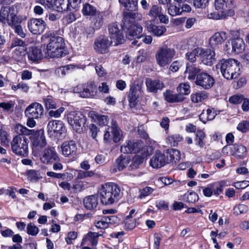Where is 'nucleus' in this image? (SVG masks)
Returning a JSON list of instances; mask_svg holds the SVG:
<instances>
[{"instance_id":"obj_55","label":"nucleus","mask_w":249,"mask_h":249,"mask_svg":"<svg viewBox=\"0 0 249 249\" xmlns=\"http://www.w3.org/2000/svg\"><path fill=\"white\" fill-rule=\"evenodd\" d=\"M89 129V134L92 138L97 141L96 138L98 133L99 132V128L93 124H91L88 126Z\"/></svg>"},{"instance_id":"obj_41","label":"nucleus","mask_w":249,"mask_h":249,"mask_svg":"<svg viewBox=\"0 0 249 249\" xmlns=\"http://www.w3.org/2000/svg\"><path fill=\"white\" fill-rule=\"evenodd\" d=\"M26 19V18H23L22 17L20 18L18 21V22H16L14 26H11L10 27L14 29L15 33L22 38H24L26 36V33L23 31V29L20 23L23 19Z\"/></svg>"},{"instance_id":"obj_21","label":"nucleus","mask_w":249,"mask_h":249,"mask_svg":"<svg viewBox=\"0 0 249 249\" xmlns=\"http://www.w3.org/2000/svg\"><path fill=\"white\" fill-rule=\"evenodd\" d=\"M164 153L157 150L150 160V165L154 168H159L168 163Z\"/></svg>"},{"instance_id":"obj_1","label":"nucleus","mask_w":249,"mask_h":249,"mask_svg":"<svg viewBox=\"0 0 249 249\" xmlns=\"http://www.w3.org/2000/svg\"><path fill=\"white\" fill-rule=\"evenodd\" d=\"M126 11L123 12V26L122 28L124 29L126 28L128 30L127 36L129 38H132L134 35L142 33V27L135 23L136 15L138 13L136 12L138 10V2L137 0H133L129 4L124 6Z\"/></svg>"},{"instance_id":"obj_62","label":"nucleus","mask_w":249,"mask_h":249,"mask_svg":"<svg viewBox=\"0 0 249 249\" xmlns=\"http://www.w3.org/2000/svg\"><path fill=\"white\" fill-rule=\"evenodd\" d=\"M29 87L28 85L23 82H19L17 85H13L12 89L14 90H17L18 89H21L23 91L27 92L29 90Z\"/></svg>"},{"instance_id":"obj_58","label":"nucleus","mask_w":249,"mask_h":249,"mask_svg":"<svg viewBox=\"0 0 249 249\" xmlns=\"http://www.w3.org/2000/svg\"><path fill=\"white\" fill-rule=\"evenodd\" d=\"M244 96L242 94H236L231 96L229 99L230 103L234 105H238L242 102Z\"/></svg>"},{"instance_id":"obj_2","label":"nucleus","mask_w":249,"mask_h":249,"mask_svg":"<svg viewBox=\"0 0 249 249\" xmlns=\"http://www.w3.org/2000/svg\"><path fill=\"white\" fill-rule=\"evenodd\" d=\"M185 72L188 74V79L196 85L202 87L204 89L211 88L214 83L213 78L208 73L203 72L195 64L187 65Z\"/></svg>"},{"instance_id":"obj_39","label":"nucleus","mask_w":249,"mask_h":249,"mask_svg":"<svg viewBox=\"0 0 249 249\" xmlns=\"http://www.w3.org/2000/svg\"><path fill=\"white\" fill-rule=\"evenodd\" d=\"M144 160V157L143 156L135 155L131 159V163L129 167L131 170H136L143 163Z\"/></svg>"},{"instance_id":"obj_47","label":"nucleus","mask_w":249,"mask_h":249,"mask_svg":"<svg viewBox=\"0 0 249 249\" xmlns=\"http://www.w3.org/2000/svg\"><path fill=\"white\" fill-rule=\"evenodd\" d=\"M162 8L157 5H153L150 8L148 15L154 19H156L161 13Z\"/></svg>"},{"instance_id":"obj_40","label":"nucleus","mask_w":249,"mask_h":249,"mask_svg":"<svg viewBox=\"0 0 249 249\" xmlns=\"http://www.w3.org/2000/svg\"><path fill=\"white\" fill-rule=\"evenodd\" d=\"M74 68V65H67L62 67H59L55 70L54 74L58 77H63L69 72V71L70 70H72Z\"/></svg>"},{"instance_id":"obj_27","label":"nucleus","mask_w":249,"mask_h":249,"mask_svg":"<svg viewBox=\"0 0 249 249\" xmlns=\"http://www.w3.org/2000/svg\"><path fill=\"white\" fill-rule=\"evenodd\" d=\"M231 154L237 158L242 159L246 156L247 148L242 144L234 143L231 147Z\"/></svg>"},{"instance_id":"obj_64","label":"nucleus","mask_w":249,"mask_h":249,"mask_svg":"<svg viewBox=\"0 0 249 249\" xmlns=\"http://www.w3.org/2000/svg\"><path fill=\"white\" fill-rule=\"evenodd\" d=\"M180 8L179 5L178 6L171 5L168 8V13L172 17L178 15H180L181 12L180 11Z\"/></svg>"},{"instance_id":"obj_14","label":"nucleus","mask_w":249,"mask_h":249,"mask_svg":"<svg viewBox=\"0 0 249 249\" xmlns=\"http://www.w3.org/2000/svg\"><path fill=\"white\" fill-rule=\"evenodd\" d=\"M112 43V41L109 40L107 36L100 35L94 41L93 44L94 50L99 54L106 53L109 51L108 48Z\"/></svg>"},{"instance_id":"obj_22","label":"nucleus","mask_w":249,"mask_h":249,"mask_svg":"<svg viewBox=\"0 0 249 249\" xmlns=\"http://www.w3.org/2000/svg\"><path fill=\"white\" fill-rule=\"evenodd\" d=\"M41 160L44 163H53L59 161L60 159L56 153L54 147L46 148L43 151Z\"/></svg>"},{"instance_id":"obj_51","label":"nucleus","mask_w":249,"mask_h":249,"mask_svg":"<svg viewBox=\"0 0 249 249\" xmlns=\"http://www.w3.org/2000/svg\"><path fill=\"white\" fill-rule=\"evenodd\" d=\"M0 139L1 140V144L3 145H8L9 141L8 140L7 133L3 129L2 124L0 122Z\"/></svg>"},{"instance_id":"obj_28","label":"nucleus","mask_w":249,"mask_h":249,"mask_svg":"<svg viewBox=\"0 0 249 249\" xmlns=\"http://www.w3.org/2000/svg\"><path fill=\"white\" fill-rule=\"evenodd\" d=\"M99 197L98 193L96 195L89 196L83 199V203L85 208L88 210H93L98 205V199Z\"/></svg>"},{"instance_id":"obj_15","label":"nucleus","mask_w":249,"mask_h":249,"mask_svg":"<svg viewBox=\"0 0 249 249\" xmlns=\"http://www.w3.org/2000/svg\"><path fill=\"white\" fill-rule=\"evenodd\" d=\"M245 49V43L242 38L237 37L231 39V42H226L225 50L228 53L238 54L242 53Z\"/></svg>"},{"instance_id":"obj_50","label":"nucleus","mask_w":249,"mask_h":249,"mask_svg":"<svg viewBox=\"0 0 249 249\" xmlns=\"http://www.w3.org/2000/svg\"><path fill=\"white\" fill-rule=\"evenodd\" d=\"M17 132L19 134L18 135H31L35 131L34 130L28 129L26 127L21 124H18L17 126Z\"/></svg>"},{"instance_id":"obj_11","label":"nucleus","mask_w":249,"mask_h":249,"mask_svg":"<svg viewBox=\"0 0 249 249\" xmlns=\"http://www.w3.org/2000/svg\"><path fill=\"white\" fill-rule=\"evenodd\" d=\"M31 141L33 152L35 155H38L43 148L47 145V142L42 129L34 131L30 136Z\"/></svg>"},{"instance_id":"obj_60","label":"nucleus","mask_w":249,"mask_h":249,"mask_svg":"<svg viewBox=\"0 0 249 249\" xmlns=\"http://www.w3.org/2000/svg\"><path fill=\"white\" fill-rule=\"evenodd\" d=\"M27 45L25 41L18 37H14L11 41L10 48L12 49L17 46L23 47V45Z\"/></svg>"},{"instance_id":"obj_30","label":"nucleus","mask_w":249,"mask_h":249,"mask_svg":"<svg viewBox=\"0 0 249 249\" xmlns=\"http://www.w3.org/2000/svg\"><path fill=\"white\" fill-rule=\"evenodd\" d=\"M163 96L165 100L170 103L181 102L185 99L183 96L179 93L173 94V92L170 90H167L163 92Z\"/></svg>"},{"instance_id":"obj_24","label":"nucleus","mask_w":249,"mask_h":249,"mask_svg":"<svg viewBox=\"0 0 249 249\" xmlns=\"http://www.w3.org/2000/svg\"><path fill=\"white\" fill-rule=\"evenodd\" d=\"M62 154L66 157L74 155L76 153L77 146L73 141L64 142L61 145Z\"/></svg>"},{"instance_id":"obj_7","label":"nucleus","mask_w":249,"mask_h":249,"mask_svg":"<svg viewBox=\"0 0 249 249\" xmlns=\"http://www.w3.org/2000/svg\"><path fill=\"white\" fill-rule=\"evenodd\" d=\"M67 119L68 123L78 133L82 132L83 128L86 129L88 126L87 118L81 112L71 111L68 114Z\"/></svg>"},{"instance_id":"obj_49","label":"nucleus","mask_w":249,"mask_h":249,"mask_svg":"<svg viewBox=\"0 0 249 249\" xmlns=\"http://www.w3.org/2000/svg\"><path fill=\"white\" fill-rule=\"evenodd\" d=\"M196 144L201 147H203L205 144L203 142V140L205 137L204 132L201 130H198L196 134Z\"/></svg>"},{"instance_id":"obj_25","label":"nucleus","mask_w":249,"mask_h":249,"mask_svg":"<svg viewBox=\"0 0 249 249\" xmlns=\"http://www.w3.org/2000/svg\"><path fill=\"white\" fill-rule=\"evenodd\" d=\"M228 37L227 34L223 31L214 33L209 39L211 47H214L223 43Z\"/></svg>"},{"instance_id":"obj_29","label":"nucleus","mask_w":249,"mask_h":249,"mask_svg":"<svg viewBox=\"0 0 249 249\" xmlns=\"http://www.w3.org/2000/svg\"><path fill=\"white\" fill-rule=\"evenodd\" d=\"M147 28L148 32L157 36H162L166 31L165 26L156 25L151 22H150V23H147Z\"/></svg>"},{"instance_id":"obj_13","label":"nucleus","mask_w":249,"mask_h":249,"mask_svg":"<svg viewBox=\"0 0 249 249\" xmlns=\"http://www.w3.org/2000/svg\"><path fill=\"white\" fill-rule=\"evenodd\" d=\"M73 90L83 98H95L97 92V87L93 82L78 85Z\"/></svg>"},{"instance_id":"obj_33","label":"nucleus","mask_w":249,"mask_h":249,"mask_svg":"<svg viewBox=\"0 0 249 249\" xmlns=\"http://www.w3.org/2000/svg\"><path fill=\"white\" fill-rule=\"evenodd\" d=\"M110 129L113 142L117 143L119 142L122 139V132L121 129L118 126L116 121L113 120L112 121Z\"/></svg>"},{"instance_id":"obj_36","label":"nucleus","mask_w":249,"mask_h":249,"mask_svg":"<svg viewBox=\"0 0 249 249\" xmlns=\"http://www.w3.org/2000/svg\"><path fill=\"white\" fill-rule=\"evenodd\" d=\"M69 0H55L54 9L59 12L69 11Z\"/></svg>"},{"instance_id":"obj_8","label":"nucleus","mask_w":249,"mask_h":249,"mask_svg":"<svg viewBox=\"0 0 249 249\" xmlns=\"http://www.w3.org/2000/svg\"><path fill=\"white\" fill-rule=\"evenodd\" d=\"M123 23L119 25L117 22L110 24L108 26V30L110 37L111 39H114L115 42V45H118L119 44H123L125 41V37L124 35V32L126 33L125 37L129 40H133L134 36H132V38H129L127 36L128 34V30L126 28L123 29L122 28Z\"/></svg>"},{"instance_id":"obj_17","label":"nucleus","mask_w":249,"mask_h":249,"mask_svg":"<svg viewBox=\"0 0 249 249\" xmlns=\"http://www.w3.org/2000/svg\"><path fill=\"white\" fill-rule=\"evenodd\" d=\"M143 146V142L140 140L128 141L122 145L121 151L124 154L136 153L139 152Z\"/></svg>"},{"instance_id":"obj_4","label":"nucleus","mask_w":249,"mask_h":249,"mask_svg":"<svg viewBox=\"0 0 249 249\" xmlns=\"http://www.w3.org/2000/svg\"><path fill=\"white\" fill-rule=\"evenodd\" d=\"M44 37L47 39L45 54L51 58H59L65 56L67 52L65 50V44L63 38L61 36L46 33Z\"/></svg>"},{"instance_id":"obj_63","label":"nucleus","mask_w":249,"mask_h":249,"mask_svg":"<svg viewBox=\"0 0 249 249\" xmlns=\"http://www.w3.org/2000/svg\"><path fill=\"white\" fill-rule=\"evenodd\" d=\"M81 0H69V7L70 8L69 11L73 10L77 11L80 7V4Z\"/></svg>"},{"instance_id":"obj_20","label":"nucleus","mask_w":249,"mask_h":249,"mask_svg":"<svg viewBox=\"0 0 249 249\" xmlns=\"http://www.w3.org/2000/svg\"><path fill=\"white\" fill-rule=\"evenodd\" d=\"M141 94L140 88L137 85H133L130 87L127 94L129 106L130 108H135L138 102V98Z\"/></svg>"},{"instance_id":"obj_56","label":"nucleus","mask_w":249,"mask_h":249,"mask_svg":"<svg viewBox=\"0 0 249 249\" xmlns=\"http://www.w3.org/2000/svg\"><path fill=\"white\" fill-rule=\"evenodd\" d=\"M28 49V48L27 47L24 48V49H20V50H14V55L18 59V60L22 61L24 59L26 55H27Z\"/></svg>"},{"instance_id":"obj_9","label":"nucleus","mask_w":249,"mask_h":249,"mask_svg":"<svg viewBox=\"0 0 249 249\" xmlns=\"http://www.w3.org/2000/svg\"><path fill=\"white\" fill-rule=\"evenodd\" d=\"M28 139L24 135H17L11 142V148L14 153L22 157L28 154Z\"/></svg>"},{"instance_id":"obj_19","label":"nucleus","mask_w":249,"mask_h":249,"mask_svg":"<svg viewBox=\"0 0 249 249\" xmlns=\"http://www.w3.org/2000/svg\"><path fill=\"white\" fill-rule=\"evenodd\" d=\"M44 111L42 106L38 103H33L30 105L25 110L27 117L38 118L43 115Z\"/></svg>"},{"instance_id":"obj_23","label":"nucleus","mask_w":249,"mask_h":249,"mask_svg":"<svg viewBox=\"0 0 249 249\" xmlns=\"http://www.w3.org/2000/svg\"><path fill=\"white\" fill-rule=\"evenodd\" d=\"M27 56L29 60L33 62H37L43 57L41 49L37 46L28 48Z\"/></svg>"},{"instance_id":"obj_42","label":"nucleus","mask_w":249,"mask_h":249,"mask_svg":"<svg viewBox=\"0 0 249 249\" xmlns=\"http://www.w3.org/2000/svg\"><path fill=\"white\" fill-rule=\"evenodd\" d=\"M199 199L198 196L194 191L190 190L188 191L184 195L183 199L188 203H195L198 201Z\"/></svg>"},{"instance_id":"obj_6","label":"nucleus","mask_w":249,"mask_h":249,"mask_svg":"<svg viewBox=\"0 0 249 249\" xmlns=\"http://www.w3.org/2000/svg\"><path fill=\"white\" fill-rule=\"evenodd\" d=\"M21 16L17 15V11L13 6H2L0 10V23L3 26H14Z\"/></svg>"},{"instance_id":"obj_37","label":"nucleus","mask_w":249,"mask_h":249,"mask_svg":"<svg viewBox=\"0 0 249 249\" xmlns=\"http://www.w3.org/2000/svg\"><path fill=\"white\" fill-rule=\"evenodd\" d=\"M130 161L129 156L121 155L116 160L117 168L119 171L124 169Z\"/></svg>"},{"instance_id":"obj_59","label":"nucleus","mask_w":249,"mask_h":249,"mask_svg":"<svg viewBox=\"0 0 249 249\" xmlns=\"http://www.w3.org/2000/svg\"><path fill=\"white\" fill-rule=\"evenodd\" d=\"M26 175L30 181L37 180L39 178L40 174L39 171L34 170H30L27 171Z\"/></svg>"},{"instance_id":"obj_54","label":"nucleus","mask_w":249,"mask_h":249,"mask_svg":"<svg viewBox=\"0 0 249 249\" xmlns=\"http://www.w3.org/2000/svg\"><path fill=\"white\" fill-rule=\"evenodd\" d=\"M237 129L242 133H246L249 131V121L247 120L242 121L238 124Z\"/></svg>"},{"instance_id":"obj_12","label":"nucleus","mask_w":249,"mask_h":249,"mask_svg":"<svg viewBox=\"0 0 249 249\" xmlns=\"http://www.w3.org/2000/svg\"><path fill=\"white\" fill-rule=\"evenodd\" d=\"M175 50L166 46H162L158 51L156 57L157 63L160 67H164L171 63L175 55Z\"/></svg>"},{"instance_id":"obj_35","label":"nucleus","mask_w":249,"mask_h":249,"mask_svg":"<svg viewBox=\"0 0 249 249\" xmlns=\"http://www.w3.org/2000/svg\"><path fill=\"white\" fill-rule=\"evenodd\" d=\"M141 33H140L141 34ZM139 34L137 36H135L133 38L134 40L132 42V45L139 46L142 42H144L146 44H149L152 42V37L150 36H146L141 35L139 36Z\"/></svg>"},{"instance_id":"obj_34","label":"nucleus","mask_w":249,"mask_h":249,"mask_svg":"<svg viewBox=\"0 0 249 249\" xmlns=\"http://www.w3.org/2000/svg\"><path fill=\"white\" fill-rule=\"evenodd\" d=\"M165 156L167 159L168 163L170 162H177L180 159V151L177 149H168L164 151Z\"/></svg>"},{"instance_id":"obj_48","label":"nucleus","mask_w":249,"mask_h":249,"mask_svg":"<svg viewBox=\"0 0 249 249\" xmlns=\"http://www.w3.org/2000/svg\"><path fill=\"white\" fill-rule=\"evenodd\" d=\"M177 91L182 96L188 95L190 92V85L187 83H180L177 87Z\"/></svg>"},{"instance_id":"obj_46","label":"nucleus","mask_w":249,"mask_h":249,"mask_svg":"<svg viewBox=\"0 0 249 249\" xmlns=\"http://www.w3.org/2000/svg\"><path fill=\"white\" fill-rule=\"evenodd\" d=\"M208 97L207 94L204 92H198L191 95V100L193 102L198 103L202 102Z\"/></svg>"},{"instance_id":"obj_61","label":"nucleus","mask_w":249,"mask_h":249,"mask_svg":"<svg viewBox=\"0 0 249 249\" xmlns=\"http://www.w3.org/2000/svg\"><path fill=\"white\" fill-rule=\"evenodd\" d=\"M198 50V48L195 49L192 52H188L186 53V57L189 61L193 63L196 61V56H199V55L196 53Z\"/></svg>"},{"instance_id":"obj_3","label":"nucleus","mask_w":249,"mask_h":249,"mask_svg":"<svg viewBox=\"0 0 249 249\" xmlns=\"http://www.w3.org/2000/svg\"><path fill=\"white\" fill-rule=\"evenodd\" d=\"M100 202L104 205L117 203L121 198L123 192L120 186L113 182L103 184L98 191Z\"/></svg>"},{"instance_id":"obj_5","label":"nucleus","mask_w":249,"mask_h":249,"mask_svg":"<svg viewBox=\"0 0 249 249\" xmlns=\"http://www.w3.org/2000/svg\"><path fill=\"white\" fill-rule=\"evenodd\" d=\"M241 64L237 60L233 58L222 59L216 65L217 69H220L223 77L231 80L238 77L241 74Z\"/></svg>"},{"instance_id":"obj_26","label":"nucleus","mask_w":249,"mask_h":249,"mask_svg":"<svg viewBox=\"0 0 249 249\" xmlns=\"http://www.w3.org/2000/svg\"><path fill=\"white\" fill-rule=\"evenodd\" d=\"M145 84L148 91L157 93L158 90H161L164 87V84L159 80H152L146 78Z\"/></svg>"},{"instance_id":"obj_44","label":"nucleus","mask_w":249,"mask_h":249,"mask_svg":"<svg viewBox=\"0 0 249 249\" xmlns=\"http://www.w3.org/2000/svg\"><path fill=\"white\" fill-rule=\"evenodd\" d=\"M183 139L182 136L179 134H175L169 136L167 138V141L168 143L171 146H176L178 145V143L181 142Z\"/></svg>"},{"instance_id":"obj_10","label":"nucleus","mask_w":249,"mask_h":249,"mask_svg":"<svg viewBox=\"0 0 249 249\" xmlns=\"http://www.w3.org/2000/svg\"><path fill=\"white\" fill-rule=\"evenodd\" d=\"M47 129L49 137L55 139H59L63 137L67 131L65 124L60 120L49 121Z\"/></svg>"},{"instance_id":"obj_38","label":"nucleus","mask_w":249,"mask_h":249,"mask_svg":"<svg viewBox=\"0 0 249 249\" xmlns=\"http://www.w3.org/2000/svg\"><path fill=\"white\" fill-rule=\"evenodd\" d=\"M98 11L96 7L89 3H84L82 9V13L84 16L92 17Z\"/></svg>"},{"instance_id":"obj_16","label":"nucleus","mask_w":249,"mask_h":249,"mask_svg":"<svg viewBox=\"0 0 249 249\" xmlns=\"http://www.w3.org/2000/svg\"><path fill=\"white\" fill-rule=\"evenodd\" d=\"M28 27L32 34L40 35L44 32L47 24L42 18H32L28 21Z\"/></svg>"},{"instance_id":"obj_31","label":"nucleus","mask_w":249,"mask_h":249,"mask_svg":"<svg viewBox=\"0 0 249 249\" xmlns=\"http://www.w3.org/2000/svg\"><path fill=\"white\" fill-rule=\"evenodd\" d=\"M106 16L105 12L98 11L94 16L91 17V23L96 30L100 29L104 23V17Z\"/></svg>"},{"instance_id":"obj_57","label":"nucleus","mask_w":249,"mask_h":249,"mask_svg":"<svg viewBox=\"0 0 249 249\" xmlns=\"http://www.w3.org/2000/svg\"><path fill=\"white\" fill-rule=\"evenodd\" d=\"M44 103L46 108L48 109L56 108V104L52 97L48 96L47 98H44Z\"/></svg>"},{"instance_id":"obj_52","label":"nucleus","mask_w":249,"mask_h":249,"mask_svg":"<svg viewBox=\"0 0 249 249\" xmlns=\"http://www.w3.org/2000/svg\"><path fill=\"white\" fill-rule=\"evenodd\" d=\"M248 206L243 204H239L233 208L234 213L236 215L245 213L248 211Z\"/></svg>"},{"instance_id":"obj_18","label":"nucleus","mask_w":249,"mask_h":249,"mask_svg":"<svg viewBox=\"0 0 249 249\" xmlns=\"http://www.w3.org/2000/svg\"><path fill=\"white\" fill-rule=\"evenodd\" d=\"M200 57L201 62L207 66H212L216 61L214 51L209 49L199 48L196 53Z\"/></svg>"},{"instance_id":"obj_45","label":"nucleus","mask_w":249,"mask_h":249,"mask_svg":"<svg viewBox=\"0 0 249 249\" xmlns=\"http://www.w3.org/2000/svg\"><path fill=\"white\" fill-rule=\"evenodd\" d=\"M216 184L217 183H215L212 185V187L213 194L217 196L222 192L223 188L226 185V182L225 181H221L219 182L216 186Z\"/></svg>"},{"instance_id":"obj_43","label":"nucleus","mask_w":249,"mask_h":249,"mask_svg":"<svg viewBox=\"0 0 249 249\" xmlns=\"http://www.w3.org/2000/svg\"><path fill=\"white\" fill-rule=\"evenodd\" d=\"M231 0H215L214 5L215 9L217 10H228V5Z\"/></svg>"},{"instance_id":"obj_53","label":"nucleus","mask_w":249,"mask_h":249,"mask_svg":"<svg viewBox=\"0 0 249 249\" xmlns=\"http://www.w3.org/2000/svg\"><path fill=\"white\" fill-rule=\"evenodd\" d=\"M39 231V230L38 227H37L32 223L28 224L26 229V232L29 235L32 236H36L38 234Z\"/></svg>"},{"instance_id":"obj_32","label":"nucleus","mask_w":249,"mask_h":249,"mask_svg":"<svg viewBox=\"0 0 249 249\" xmlns=\"http://www.w3.org/2000/svg\"><path fill=\"white\" fill-rule=\"evenodd\" d=\"M89 116L100 126L107 125L108 123L109 118L107 116L99 114L95 111L89 112Z\"/></svg>"}]
</instances>
